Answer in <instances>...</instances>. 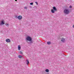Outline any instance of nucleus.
Masks as SVG:
<instances>
[{"instance_id":"obj_3","label":"nucleus","mask_w":74,"mask_h":74,"mask_svg":"<svg viewBox=\"0 0 74 74\" xmlns=\"http://www.w3.org/2000/svg\"><path fill=\"white\" fill-rule=\"evenodd\" d=\"M53 9H51V12H52V13H54L55 12V11H57V9H56L55 7H53Z\"/></svg>"},{"instance_id":"obj_8","label":"nucleus","mask_w":74,"mask_h":74,"mask_svg":"<svg viewBox=\"0 0 74 74\" xmlns=\"http://www.w3.org/2000/svg\"><path fill=\"white\" fill-rule=\"evenodd\" d=\"M21 46L20 45L18 46V50H21Z\"/></svg>"},{"instance_id":"obj_19","label":"nucleus","mask_w":74,"mask_h":74,"mask_svg":"<svg viewBox=\"0 0 74 74\" xmlns=\"http://www.w3.org/2000/svg\"><path fill=\"white\" fill-rule=\"evenodd\" d=\"M15 1H17V0H15Z\"/></svg>"},{"instance_id":"obj_10","label":"nucleus","mask_w":74,"mask_h":74,"mask_svg":"<svg viewBox=\"0 0 74 74\" xmlns=\"http://www.w3.org/2000/svg\"><path fill=\"white\" fill-rule=\"evenodd\" d=\"M18 58H23V57L21 55H19L18 56Z\"/></svg>"},{"instance_id":"obj_11","label":"nucleus","mask_w":74,"mask_h":74,"mask_svg":"<svg viewBox=\"0 0 74 74\" xmlns=\"http://www.w3.org/2000/svg\"><path fill=\"white\" fill-rule=\"evenodd\" d=\"M26 62L27 64H28L29 63V60H27Z\"/></svg>"},{"instance_id":"obj_14","label":"nucleus","mask_w":74,"mask_h":74,"mask_svg":"<svg viewBox=\"0 0 74 74\" xmlns=\"http://www.w3.org/2000/svg\"><path fill=\"white\" fill-rule=\"evenodd\" d=\"M24 9H26V10H27V7H25L24 8Z\"/></svg>"},{"instance_id":"obj_9","label":"nucleus","mask_w":74,"mask_h":74,"mask_svg":"<svg viewBox=\"0 0 74 74\" xmlns=\"http://www.w3.org/2000/svg\"><path fill=\"white\" fill-rule=\"evenodd\" d=\"M47 44L48 45H49V44H51V42H47Z\"/></svg>"},{"instance_id":"obj_13","label":"nucleus","mask_w":74,"mask_h":74,"mask_svg":"<svg viewBox=\"0 0 74 74\" xmlns=\"http://www.w3.org/2000/svg\"><path fill=\"white\" fill-rule=\"evenodd\" d=\"M20 53H21V54L23 55V53H22V52L21 51H20Z\"/></svg>"},{"instance_id":"obj_15","label":"nucleus","mask_w":74,"mask_h":74,"mask_svg":"<svg viewBox=\"0 0 74 74\" xmlns=\"http://www.w3.org/2000/svg\"><path fill=\"white\" fill-rule=\"evenodd\" d=\"M33 3H30V4L31 5H33Z\"/></svg>"},{"instance_id":"obj_1","label":"nucleus","mask_w":74,"mask_h":74,"mask_svg":"<svg viewBox=\"0 0 74 74\" xmlns=\"http://www.w3.org/2000/svg\"><path fill=\"white\" fill-rule=\"evenodd\" d=\"M27 41H30V43H33V41H32V38L29 36H28L26 38Z\"/></svg>"},{"instance_id":"obj_6","label":"nucleus","mask_w":74,"mask_h":74,"mask_svg":"<svg viewBox=\"0 0 74 74\" xmlns=\"http://www.w3.org/2000/svg\"><path fill=\"white\" fill-rule=\"evenodd\" d=\"M61 41H62V42H64L65 41V39H64V38H61Z\"/></svg>"},{"instance_id":"obj_5","label":"nucleus","mask_w":74,"mask_h":74,"mask_svg":"<svg viewBox=\"0 0 74 74\" xmlns=\"http://www.w3.org/2000/svg\"><path fill=\"white\" fill-rule=\"evenodd\" d=\"M5 41L7 42H10V40L9 39H6Z\"/></svg>"},{"instance_id":"obj_7","label":"nucleus","mask_w":74,"mask_h":74,"mask_svg":"<svg viewBox=\"0 0 74 74\" xmlns=\"http://www.w3.org/2000/svg\"><path fill=\"white\" fill-rule=\"evenodd\" d=\"M5 24L4 23V21H1L0 23V25H3Z\"/></svg>"},{"instance_id":"obj_4","label":"nucleus","mask_w":74,"mask_h":74,"mask_svg":"<svg viewBox=\"0 0 74 74\" xmlns=\"http://www.w3.org/2000/svg\"><path fill=\"white\" fill-rule=\"evenodd\" d=\"M17 18L18 19L21 20V19H22V16L20 15Z\"/></svg>"},{"instance_id":"obj_12","label":"nucleus","mask_w":74,"mask_h":74,"mask_svg":"<svg viewBox=\"0 0 74 74\" xmlns=\"http://www.w3.org/2000/svg\"><path fill=\"white\" fill-rule=\"evenodd\" d=\"M45 71L46 72L48 73L49 71V70L48 69H47L45 70Z\"/></svg>"},{"instance_id":"obj_17","label":"nucleus","mask_w":74,"mask_h":74,"mask_svg":"<svg viewBox=\"0 0 74 74\" xmlns=\"http://www.w3.org/2000/svg\"><path fill=\"white\" fill-rule=\"evenodd\" d=\"M5 25H6V26H8V24H5Z\"/></svg>"},{"instance_id":"obj_2","label":"nucleus","mask_w":74,"mask_h":74,"mask_svg":"<svg viewBox=\"0 0 74 74\" xmlns=\"http://www.w3.org/2000/svg\"><path fill=\"white\" fill-rule=\"evenodd\" d=\"M64 14H69L70 13V11L67 9H65L64 11Z\"/></svg>"},{"instance_id":"obj_20","label":"nucleus","mask_w":74,"mask_h":74,"mask_svg":"<svg viewBox=\"0 0 74 74\" xmlns=\"http://www.w3.org/2000/svg\"><path fill=\"white\" fill-rule=\"evenodd\" d=\"M73 27H74V25H73Z\"/></svg>"},{"instance_id":"obj_18","label":"nucleus","mask_w":74,"mask_h":74,"mask_svg":"<svg viewBox=\"0 0 74 74\" xmlns=\"http://www.w3.org/2000/svg\"><path fill=\"white\" fill-rule=\"evenodd\" d=\"M35 3H36L37 5H38V3L37 2H36Z\"/></svg>"},{"instance_id":"obj_16","label":"nucleus","mask_w":74,"mask_h":74,"mask_svg":"<svg viewBox=\"0 0 74 74\" xmlns=\"http://www.w3.org/2000/svg\"><path fill=\"white\" fill-rule=\"evenodd\" d=\"M69 8H72V6H70Z\"/></svg>"}]
</instances>
